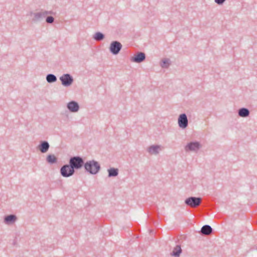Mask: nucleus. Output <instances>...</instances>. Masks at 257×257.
Wrapping results in <instances>:
<instances>
[{
  "mask_svg": "<svg viewBox=\"0 0 257 257\" xmlns=\"http://www.w3.org/2000/svg\"><path fill=\"white\" fill-rule=\"evenodd\" d=\"M212 232V229L210 226L208 225H205L203 226L201 229V232L202 234L209 235Z\"/></svg>",
  "mask_w": 257,
  "mask_h": 257,
  "instance_id": "obj_13",
  "label": "nucleus"
},
{
  "mask_svg": "<svg viewBox=\"0 0 257 257\" xmlns=\"http://www.w3.org/2000/svg\"><path fill=\"white\" fill-rule=\"evenodd\" d=\"M46 80L48 83H53L56 81L57 78L54 74H49L46 76Z\"/></svg>",
  "mask_w": 257,
  "mask_h": 257,
  "instance_id": "obj_21",
  "label": "nucleus"
},
{
  "mask_svg": "<svg viewBox=\"0 0 257 257\" xmlns=\"http://www.w3.org/2000/svg\"><path fill=\"white\" fill-rule=\"evenodd\" d=\"M17 220V217L15 215H10L6 216L4 222L6 224H10L15 222Z\"/></svg>",
  "mask_w": 257,
  "mask_h": 257,
  "instance_id": "obj_14",
  "label": "nucleus"
},
{
  "mask_svg": "<svg viewBox=\"0 0 257 257\" xmlns=\"http://www.w3.org/2000/svg\"><path fill=\"white\" fill-rule=\"evenodd\" d=\"M49 147L50 145L48 142L43 141L39 145L38 149L41 153H45L48 151Z\"/></svg>",
  "mask_w": 257,
  "mask_h": 257,
  "instance_id": "obj_12",
  "label": "nucleus"
},
{
  "mask_svg": "<svg viewBox=\"0 0 257 257\" xmlns=\"http://www.w3.org/2000/svg\"><path fill=\"white\" fill-rule=\"evenodd\" d=\"M146 55L143 52H139L131 58V61L136 63H141L145 60Z\"/></svg>",
  "mask_w": 257,
  "mask_h": 257,
  "instance_id": "obj_9",
  "label": "nucleus"
},
{
  "mask_svg": "<svg viewBox=\"0 0 257 257\" xmlns=\"http://www.w3.org/2000/svg\"><path fill=\"white\" fill-rule=\"evenodd\" d=\"M67 108L70 111L76 112L78 111L79 106L76 102L72 101L67 104Z\"/></svg>",
  "mask_w": 257,
  "mask_h": 257,
  "instance_id": "obj_11",
  "label": "nucleus"
},
{
  "mask_svg": "<svg viewBox=\"0 0 257 257\" xmlns=\"http://www.w3.org/2000/svg\"><path fill=\"white\" fill-rule=\"evenodd\" d=\"M75 171L72 170L69 165H65L60 169V173L62 176L68 177L73 175Z\"/></svg>",
  "mask_w": 257,
  "mask_h": 257,
  "instance_id": "obj_5",
  "label": "nucleus"
},
{
  "mask_svg": "<svg viewBox=\"0 0 257 257\" xmlns=\"http://www.w3.org/2000/svg\"><path fill=\"white\" fill-rule=\"evenodd\" d=\"M47 14H48V13L46 12L45 13H43V14H38L36 16L40 17V16H42V15H47Z\"/></svg>",
  "mask_w": 257,
  "mask_h": 257,
  "instance_id": "obj_24",
  "label": "nucleus"
},
{
  "mask_svg": "<svg viewBox=\"0 0 257 257\" xmlns=\"http://www.w3.org/2000/svg\"><path fill=\"white\" fill-rule=\"evenodd\" d=\"M84 164L83 159L79 156L71 157L69 160V165L72 170L81 169L84 166Z\"/></svg>",
  "mask_w": 257,
  "mask_h": 257,
  "instance_id": "obj_2",
  "label": "nucleus"
},
{
  "mask_svg": "<svg viewBox=\"0 0 257 257\" xmlns=\"http://www.w3.org/2000/svg\"><path fill=\"white\" fill-rule=\"evenodd\" d=\"M162 149L163 147L160 145H152L148 148V152L151 155H157Z\"/></svg>",
  "mask_w": 257,
  "mask_h": 257,
  "instance_id": "obj_10",
  "label": "nucleus"
},
{
  "mask_svg": "<svg viewBox=\"0 0 257 257\" xmlns=\"http://www.w3.org/2000/svg\"><path fill=\"white\" fill-rule=\"evenodd\" d=\"M225 0H215V2L218 4H222Z\"/></svg>",
  "mask_w": 257,
  "mask_h": 257,
  "instance_id": "obj_23",
  "label": "nucleus"
},
{
  "mask_svg": "<svg viewBox=\"0 0 257 257\" xmlns=\"http://www.w3.org/2000/svg\"><path fill=\"white\" fill-rule=\"evenodd\" d=\"M178 123L179 127L182 128H185L188 126V121L187 115L185 113L179 115Z\"/></svg>",
  "mask_w": 257,
  "mask_h": 257,
  "instance_id": "obj_7",
  "label": "nucleus"
},
{
  "mask_svg": "<svg viewBox=\"0 0 257 257\" xmlns=\"http://www.w3.org/2000/svg\"><path fill=\"white\" fill-rule=\"evenodd\" d=\"M182 252V249L180 245H177L174 247L172 254L176 257L180 256V253Z\"/></svg>",
  "mask_w": 257,
  "mask_h": 257,
  "instance_id": "obj_16",
  "label": "nucleus"
},
{
  "mask_svg": "<svg viewBox=\"0 0 257 257\" xmlns=\"http://www.w3.org/2000/svg\"><path fill=\"white\" fill-rule=\"evenodd\" d=\"M249 111L248 109L245 108H241L238 110V115L240 117H245L249 115Z\"/></svg>",
  "mask_w": 257,
  "mask_h": 257,
  "instance_id": "obj_15",
  "label": "nucleus"
},
{
  "mask_svg": "<svg viewBox=\"0 0 257 257\" xmlns=\"http://www.w3.org/2000/svg\"><path fill=\"white\" fill-rule=\"evenodd\" d=\"M46 21L48 23H52L54 22V17H47Z\"/></svg>",
  "mask_w": 257,
  "mask_h": 257,
  "instance_id": "obj_22",
  "label": "nucleus"
},
{
  "mask_svg": "<svg viewBox=\"0 0 257 257\" xmlns=\"http://www.w3.org/2000/svg\"><path fill=\"white\" fill-rule=\"evenodd\" d=\"M122 48L121 44L116 41H112L109 47V50L110 52L113 55H117L119 53V51Z\"/></svg>",
  "mask_w": 257,
  "mask_h": 257,
  "instance_id": "obj_4",
  "label": "nucleus"
},
{
  "mask_svg": "<svg viewBox=\"0 0 257 257\" xmlns=\"http://www.w3.org/2000/svg\"><path fill=\"white\" fill-rule=\"evenodd\" d=\"M46 161L52 164L57 162V158L54 155H49L46 158Z\"/></svg>",
  "mask_w": 257,
  "mask_h": 257,
  "instance_id": "obj_20",
  "label": "nucleus"
},
{
  "mask_svg": "<svg viewBox=\"0 0 257 257\" xmlns=\"http://www.w3.org/2000/svg\"><path fill=\"white\" fill-rule=\"evenodd\" d=\"M59 22H60L61 23H63V21H60V20L57 21V20H55L56 23H58Z\"/></svg>",
  "mask_w": 257,
  "mask_h": 257,
  "instance_id": "obj_25",
  "label": "nucleus"
},
{
  "mask_svg": "<svg viewBox=\"0 0 257 257\" xmlns=\"http://www.w3.org/2000/svg\"><path fill=\"white\" fill-rule=\"evenodd\" d=\"M201 202V198L200 197H190L185 200V203L192 207L196 208L200 205Z\"/></svg>",
  "mask_w": 257,
  "mask_h": 257,
  "instance_id": "obj_3",
  "label": "nucleus"
},
{
  "mask_svg": "<svg viewBox=\"0 0 257 257\" xmlns=\"http://www.w3.org/2000/svg\"><path fill=\"white\" fill-rule=\"evenodd\" d=\"M93 38L96 41H100L104 38V35L102 33L98 32L94 34Z\"/></svg>",
  "mask_w": 257,
  "mask_h": 257,
  "instance_id": "obj_17",
  "label": "nucleus"
},
{
  "mask_svg": "<svg viewBox=\"0 0 257 257\" xmlns=\"http://www.w3.org/2000/svg\"><path fill=\"white\" fill-rule=\"evenodd\" d=\"M84 168L89 173L95 175L100 169V166L98 162L94 160H90L84 164Z\"/></svg>",
  "mask_w": 257,
  "mask_h": 257,
  "instance_id": "obj_1",
  "label": "nucleus"
},
{
  "mask_svg": "<svg viewBox=\"0 0 257 257\" xmlns=\"http://www.w3.org/2000/svg\"><path fill=\"white\" fill-rule=\"evenodd\" d=\"M170 65V60L168 58L162 59L160 64L161 66L163 68H167Z\"/></svg>",
  "mask_w": 257,
  "mask_h": 257,
  "instance_id": "obj_19",
  "label": "nucleus"
},
{
  "mask_svg": "<svg viewBox=\"0 0 257 257\" xmlns=\"http://www.w3.org/2000/svg\"><path fill=\"white\" fill-rule=\"evenodd\" d=\"M200 144L198 142H191L189 143L185 147L186 151H196L200 148Z\"/></svg>",
  "mask_w": 257,
  "mask_h": 257,
  "instance_id": "obj_8",
  "label": "nucleus"
},
{
  "mask_svg": "<svg viewBox=\"0 0 257 257\" xmlns=\"http://www.w3.org/2000/svg\"><path fill=\"white\" fill-rule=\"evenodd\" d=\"M108 177H116L118 175V170L117 169L115 168H110L108 170Z\"/></svg>",
  "mask_w": 257,
  "mask_h": 257,
  "instance_id": "obj_18",
  "label": "nucleus"
},
{
  "mask_svg": "<svg viewBox=\"0 0 257 257\" xmlns=\"http://www.w3.org/2000/svg\"><path fill=\"white\" fill-rule=\"evenodd\" d=\"M62 84L65 86H69L71 85L73 79L72 77L69 74H65L60 77Z\"/></svg>",
  "mask_w": 257,
  "mask_h": 257,
  "instance_id": "obj_6",
  "label": "nucleus"
}]
</instances>
